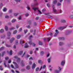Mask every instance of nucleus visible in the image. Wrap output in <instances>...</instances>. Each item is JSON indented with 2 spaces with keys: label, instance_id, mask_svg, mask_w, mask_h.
<instances>
[{
  "label": "nucleus",
  "instance_id": "nucleus-63",
  "mask_svg": "<svg viewBox=\"0 0 73 73\" xmlns=\"http://www.w3.org/2000/svg\"><path fill=\"white\" fill-rule=\"evenodd\" d=\"M27 9H28V10H30V8L29 6L27 7Z\"/></svg>",
  "mask_w": 73,
  "mask_h": 73
},
{
  "label": "nucleus",
  "instance_id": "nucleus-43",
  "mask_svg": "<svg viewBox=\"0 0 73 73\" xmlns=\"http://www.w3.org/2000/svg\"><path fill=\"white\" fill-rule=\"evenodd\" d=\"M17 33V30H15L13 32V34H16Z\"/></svg>",
  "mask_w": 73,
  "mask_h": 73
},
{
  "label": "nucleus",
  "instance_id": "nucleus-61",
  "mask_svg": "<svg viewBox=\"0 0 73 73\" xmlns=\"http://www.w3.org/2000/svg\"><path fill=\"white\" fill-rule=\"evenodd\" d=\"M41 60H38V63H40V62H41Z\"/></svg>",
  "mask_w": 73,
  "mask_h": 73
},
{
  "label": "nucleus",
  "instance_id": "nucleus-7",
  "mask_svg": "<svg viewBox=\"0 0 73 73\" xmlns=\"http://www.w3.org/2000/svg\"><path fill=\"white\" fill-rule=\"evenodd\" d=\"M15 38L13 37L12 38L11 40H10V42L11 43H12V42H13V41L15 40Z\"/></svg>",
  "mask_w": 73,
  "mask_h": 73
},
{
  "label": "nucleus",
  "instance_id": "nucleus-44",
  "mask_svg": "<svg viewBox=\"0 0 73 73\" xmlns=\"http://www.w3.org/2000/svg\"><path fill=\"white\" fill-rule=\"evenodd\" d=\"M21 65L22 66H24V65H25V64H24L23 63H22L21 64Z\"/></svg>",
  "mask_w": 73,
  "mask_h": 73
},
{
  "label": "nucleus",
  "instance_id": "nucleus-4",
  "mask_svg": "<svg viewBox=\"0 0 73 73\" xmlns=\"http://www.w3.org/2000/svg\"><path fill=\"white\" fill-rule=\"evenodd\" d=\"M13 64H15V67L16 68H19V65L17 64V63L16 62H13Z\"/></svg>",
  "mask_w": 73,
  "mask_h": 73
},
{
  "label": "nucleus",
  "instance_id": "nucleus-13",
  "mask_svg": "<svg viewBox=\"0 0 73 73\" xmlns=\"http://www.w3.org/2000/svg\"><path fill=\"white\" fill-rule=\"evenodd\" d=\"M65 60H63V61H62L61 62V64L63 66H64V64H65Z\"/></svg>",
  "mask_w": 73,
  "mask_h": 73
},
{
  "label": "nucleus",
  "instance_id": "nucleus-9",
  "mask_svg": "<svg viewBox=\"0 0 73 73\" xmlns=\"http://www.w3.org/2000/svg\"><path fill=\"white\" fill-rule=\"evenodd\" d=\"M33 9L34 10V11L35 12L38 9V7H33Z\"/></svg>",
  "mask_w": 73,
  "mask_h": 73
},
{
  "label": "nucleus",
  "instance_id": "nucleus-29",
  "mask_svg": "<svg viewBox=\"0 0 73 73\" xmlns=\"http://www.w3.org/2000/svg\"><path fill=\"white\" fill-rule=\"evenodd\" d=\"M19 15V13H14V15L15 16H17Z\"/></svg>",
  "mask_w": 73,
  "mask_h": 73
},
{
  "label": "nucleus",
  "instance_id": "nucleus-47",
  "mask_svg": "<svg viewBox=\"0 0 73 73\" xmlns=\"http://www.w3.org/2000/svg\"><path fill=\"white\" fill-rule=\"evenodd\" d=\"M44 52L43 51H42L40 52V54L41 55H42L43 54H44Z\"/></svg>",
  "mask_w": 73,
  "mask_h": 73
},
{
  "label": "nucleus",
  "instance_id": "nucleus-25",
  "mask_svg": "<svg viewBox=\"0 0 73 73\" xmlns=\"http://www.w3.org/2000/svg\"><path fill=\"white\" fill-rule=\"evenodd\" d=\"M63 44H64V43L63 42H60L59 43V45H60V46L62 45H63Z\"/></svg>",
  "mask_w": 73,
  "mask_h": 73
},
{
  "label": "nucleus",
  "instance_id": "nucleus-64",
  "mask_svg": "<svg viewBox=\"0 0 73 73\" xmlns=\"http://www.w3.org/2000/svg\"><path fill=\"white\" fill-rule=\"evenodd\" d=\"M2 15H3V13H1L0 14V16H2Z\"/></svg>",
  "mask_w": 73,
  "mask_h": 73
},
{
  "label": "nucleus",
  "instance_id": "nucleus-30",
  "mask_svg": "<svg viewBox=\"0 0 73 73\" xmlns=\"http://www.w3.org/2000/svg\"><path fill=\"white\" fill-rule=\"evenodd\" d=\"M5 29L6 31H8V27L6 26H5Z\"/></svg>",
  "mask_w": 73,
  "mask_h": 73
},
{
  "label": "nucleus",
  "instance_id": "nucleus-2",
  "mask_svg": "<svg viewBox=\"0 0 73 73\" xmlns=\"http://www.w3.org/2000/svg\"><path fill=\"white\" fill-rule=\"evenodd\" d=\"M59 69V71H58V70H55V72L56 73H59V72H60V71L61 70V67H59V68H58Z\"/></svg>",
  "mask_w": 73,
  "mask_h": 73
},
{
  "label": "nucleus",
  "instance_id": "nucleus-1",
  "mask_svg": "<svg viewBox=\"0 0 73 73\" xmlns=\"http://www.w3.org/2000/svg\"><path fill=\"white\" fill-rule=\"evenodd\" d=\"M32 40L31 39V40H30V41L29 42V43L30 45H33L34 46L36 45V44H35V43H32Z\"/></svg>",
  "mask_w": 73,
  "mask_h": 73
},
{
  "label": "nucleus",
  "instance_id": "nucleus-24",
  "mask_svg": "<svg viewBox=\"0 0 73 73\" xmlns=\"http://www.w3.org/2000/svg\"><path fill=\"white\" fill-rule=\"evenodd\" d=\"M12 13V10L10 9L9 11V13Z\"/></svg>",
  "mask_w": 73,
  "mask_h": 73
},
{
  "label": "nucleus",
  "instance_id": "nucleus-39",
  "mask_svg": "<svg viewBox=\"0 0 73 73\" xmlns=\"http://www.w3.org/2000/svg\"><path fill=\"white\" fill-rule=\"evenodd\" d=\"M0 69L1 70H3V68H2V66H0Z\"/></svg>",
  "mask_w": 73,
  "mask_h": 73
},
{
  "label": "nucleus",
  "instance_id": "nucleus-35",
  "mask_svg": "<svg viewBox=\"0 0 73 73\" xmlns=\"http://www.w3.org/2000/svg\"><path fill=\"white\" fill-rule=\"evenodd\" d=\"M15 29V27H12V28H11L10 29L11 31H12V30H13V29Z\"/></svg>",
  "mask_w": 73,
  "mask_h": 73
},
{
  "label": "nucleus",
  "instance_id": "nucleus-16",
  "mask_svg": "<svg viewBox=\"0 0 73 73\" xmlns=\"http://www.w3.org/2000/svg\"><path fill=\"white\" fill-rule=\"evenodd\" d=\"M57 2V1L56 0H54L53 2V4H56Z\"/></svg>",
  "mask_w": 73,
  "mask_h": 73
},
{
  "label": "nucleus",
  "instance_id": "nucleus-36",
  "mask_svg": "<svg viewBox=\"0 0 73 73\" xmlns=\"http://www.w3.org/2000/svg\"><path fill=\"white\" fill-rule=\"evenodd\" d=\"M70 19H73V15H70Z\"/></svg>",
  "mask_w": 73,
  "mask_h": 73
},
{
  "label": "nucleus",
  "instance_id": "nucleus-51",
  "mask_svg": "<svg viewBox=\"0 0 73 73\" xmlns=\"http://www.w3.org/2000/svg\"><path fill=\"white\" fill-rule=\"evenodd\" d=\"M38 69H39V68H37L36 69V72H37V71H38Z\"/></svg>",
  "mask_w": 73,
  "mask_h": 73
},
{
  "label": "nucleus",
  "instance_id": "nucleus-54",
  "mask_svg": "<svg viewBox=\"0 0 73 73\" xmlns=\"http://www.w3.org/2000/svg\"><path fill=\"white\" fill-rule=\"evenodd\" d=\"M38 11L39 13L40 14H42V13H41V11H40V10H38Z\"/></svg>",
  "mask_w": 73,
  "mask_h": 73
},
{
  "label": "nucleus",
  "instance_id": "nucleus-28",
  "mask_svg": "<svg viewBox=\"0 0 73 73\" xmlns=\"http://www.w3.org/2000/svg\"><path fill=\"white\" fill-rule=\"evenodd\" d=\"M32 37H33L32 35H31V36H30L29 38V40H31V39L32 38Z\"/></svg>",
  "mask_w": 73,
  "mask_h": 73
},
{
  "label": "nucleus",
  "instance_id": "nucleus-45",
  "mask_svg": "<svg viewBox=\"0 0 73 73\" xmlns=\"http://www.w3.org/2000/svg\"><path fill=\"white\" fill-rule=\"evenodd\" d=\"M5 18H6V19H8L9 18V16L7 15H6L5 16Z\"/></svg>",
  "mask_w": 73,
  "mask_h": 73
},
{
  "label": "nucleus",
  "instance_id": "nucleus-57",
  "mask_svg": "<svg viewBox=\"0 0 73 73\" xmlns=\"http://www.w3.org/2000/svg\"><path fill=\"white\" fill-rule=\"evenodd\" d=\"M19 20H21V16H19Z\"/></svg>",
  "mask_w": 73,
  "mask_h": 73
},
{
  "label": "nucleus",
  "instance_id": "nucleus-22",
  "mask_svg": "<svg viewBox=\"0 0 73 73\" xmlns=\"http://www.w3.org/2000/svg\"><path fill=\"white\" fill-rule=\"evenodd\" d=\"M20 59L19 58H18L17 59V62L18 63H19L20 62Z\"/></svg>",
  "mask_w": 73,
  "mask_h": 73
},
{
  "label": "nucleus",
  "instance_id": "nucleus-56",
  "mask_svg": "<svg viewBox=\"0 0 73 73\" xmlns=\"http://www.w3.org/2000/svg\"><path fill=\"white\" fill-rule=\"evenodd\" d=\"M27 31H27V30H25L24 31V33H27Z\"/></svg>",
  "mask_w": 73,
  "mask_h": 73
},
{
  "label": "nucleus",
  "instance_id": "nucleus-10",
  "mask_svg": "<svg viewBox=\"0 0 73 73\" xmlns=\"http://www.w3.org/2000/svg\"><path fill=\"white\" fill-rule=\"evenodd\" d=\"M51 58H52V57L51 56L48 59L47 61L48 63H50V59Z\"/></svg>",
  "mask_w": 73,
  "mask_h": 73
},
{
  "label": "nucleus",
  "instance_id": "nucleus-6",
  "mask_svg": "<svg viewBox=\"0 0 73 73\" xmlns=\"http://www.w3.org/2000/svg\"><path fill=\"white\" fill-rule=\"evenodd\" d=\"M66 26H64L63 27H59V29H60V30H62L64 29H65V28H66Z\"/></svg>",
  "mask_w": 73,
  "mask_h": 73
},
{
  "label": "nucleus",
  "instance_id": "nucleus-50",
  "mask_svg": "<svg viewBox=\"0 0 73 73\" xmlns=\"http://www.w3.org/2000/svg\"><path fill=\"white\" fill-rule=\"evenodd\" d=\"M30 54H32L33 53V51L32 50H31L30 53Z\"/></svg>",
  "mask_w": 73,
  "mask_h": 73
},
{
  "label": "nucleus",
  "instance_id": "nucleus-21",
  "mask_svg": "<svg viewBox=\"0 0 73 73\" xmlns=\"http://www.w3.org/2000/svg\"><path fill=\"white\" fill-rule=\"evenodd\" d=\"M38 43L40 45H42V42L40 41H39Z\"/></svg>",
  "mask_w": 73,
  "mask_h": 73
},
{
  "label": "nucleus",
  "instance_id": "nucleus-58",
  "mask_svg": "<svg viewBox=\"0 0 73 73\" xmlns=\"http://www.w3.org/2000/svg\"><path fill=\"white\" fill-rule=\"evenodd\" d=\"M11 60H10L8 61V63H9V64L11 63Z\"/></svg>",
  "mask_w": 73,
  "mask_h": 73
},
{
  "label": "nucleus",
  "instance_id": "nucleus-33",
  "mask_svg": "<svg viewBox=\"0 0 73 73\" xmlns=\"http://www.w3.org/2000/svg\"><path fill=\"white\" fill-rule=\"evenodd\" d=\"M21 37V35H18L17 36V38H20Z\"/></svg>",
  "mask_w": 73,
  "mask_h": 73
},
{
  "label": "nucleus",
  "instance_id": "nucleus-18",
  "mask_svg": "<svg viewBox=\"0 0 73 73\" xmlns=\"http://www.w3.org/2000/svg\"><path fill=\"white\" fill-rule=\"evenodd\" d=\"M59 40H64V39H64V37H61L59 38Z\"/></svg>",
  "mask_w": 73,
  "mask_h": 73
},
{
  "label": "nucleus",
  "instance_id": "nucleus-27",
  "mask_svg": "<svg viewBox=\"0 0 73 73\" xmlns=\"http://www.w3.org/2000/svg\"><path fill=\"white\" fill-rule=\"evenodd\" d=\"M3 11L4 12H6L7 11V8H4L3 9Z\"/></svg>",
  "mask_w": 73,
  "mask_h": 73
},
{
  "label": "nucleus",
  "instance_id": "nucleus-31",
  "mask_svg": "<svg viewBox=\"0 0 73 73\" xmlns=\"http://www.w3.org/2000/svg\"><path fill=\"white\" fill-rule=\"evenodd\" d=\"M6 62H7V61H4V65H5V67H7V65H6Z\"/></svg>",
  "mask_w": 73,
  "mask_h": 73
},
{
  "label": "nucleus",
  "instance_id": "nucleus-42",
  "mask_svg": "<svg viewBox=\"0 0 73 73\" xmlns=\"http://www.w3.org/2000/svg\"><path fill=\"white\" fill-rule=\"evenodd\" d=\"M15 21H16V19H13L12 21V23H14V22H15Z\"/></svg>",
  "mask_w": 73,
  "mask_h": 73
},
{
  "label": "nucleus",
  "instance_id": "nucleus-48",
  "mask_svg": "<svg viewBox=\"0 0 73 73\" xmlns=\"http://www.w3.org/2000/svg\"><path fill=\"white\" fill-rule=\"evenodd\" d=\"M25 16L26 17H27V16H29V14H28V13H27L25 14Z\"/></svg>",
  "mask_w": 73,
  "mask_h": 73
},
{
  "label": "nucleus",
  "instance_id": "nucleus-34",
  "mask_svg": "<svg viewBox=\"0 0 73 73\" xmlns=\"http://www.w3.org/2000/svg\"><path fill=\"white\" fill-rule=\"evenodd\" d=\"M48 18H49L50 19H53V17L52 16H48Z\"/></svg>",
  "mask_w": 73,
  "mask_h": 73
},
{
  "label": "nucleus",
  "instance_id": "nucleus-23",
  "mask_svg": "<svg viewBox=\"0 0 73 73\" xmlns=\"http://www.w3.org/2000/svg\"><path fill=\"white\" fill-rule=\"evenodd\" d=\"M8 53H9L10 55H11L12 54V51L11 50L10 52H8Z\"/></svg>",
  "mask_w": 73,
  "mask_h": 73
},
{
  "label": "nucleus",
  "instance_id": "nucleus-52",
  "mask_svg": "<svg viewBox=\"0 0 73 73\" xmlns=\"http://www.w3.org/2000/svg\"><path fill=\"white\" fill-rule=\"evenodd\" d=\"M16 2H20L21 0H15Z\"/></svg>",
  "mask_w": 73,
  "mask_h": 73
},
{
  "label": "nucleus",
  "instance_id": "nucleus-41",
  "mask_svg": "<svg viewBox=\"0 0 73 73\" xmlns=\"http://www.w3.org/2000/svg\"><path fill=\"white\" fill-rule=\"evenodd\" d=\"M50 39H51V38H47V40L48 41H49L50 40Z\"/></svg>",
  "mask_w": 73,
  "mask_h": 73
},
{
  "label": "nucleus",
  "instance_id": "nucleus-19",
  "mask_svg": "<svg viewBox=\"0 0 73 73\" xmlns=\"http://www.w3.org/2000/svg\"><path fill=\"white\" fill-rule=\"evenodd\" d=\"M35 65H36V64H35L34 63L33 65V66H32V68L34 69V68H35Z\"/></svg>",
  "mask_w": 73,
  "mask_h": 73
},
{
  "label": "nucleus",
  "instance_id": "nucleus-62",
  "mask_svg": "<svg viewBox=\"0 0 73 73\" xmlns=\"http://www.w3.org/2000/svg\"><path fill=\"white\" fill-rule=\"evenodd\" d=\"M36 32V30H34V31H33V32H34L33 34L34 35H35V32Z\"/></svg>",
  "mask_w": 73,
  "mask_h": 73
},
{
  "label": "nucleus",
  "instance_id": "nucleus-37",
  "mask_svg": "<svg viewBox=\"0 0 73 73\" xmlns=\"http://www.w3.org/2000/svg\"><path fill=\"white\" fill-rule=\"evenodd\" d=\"M3 49H4V47H2L0 48V50H3Z\"/></svg>",
  "mask_w": 73,
  "mask_h": 73
},
{
  "label": "nucleus",
  "instance_id": "nucleus-32",
  "mask_svg": "<svg viewBox=\"0 0 73 73\" xmlns=\"http://www.w3.org/2000/svg\"><path fill=\"white\" fill-rule=\"evenodd\" d=\"M4 29H2L0 31L1 33H3V32H4Z\"/></svg>",
  "mask_w": 73,
  "mask_h": 73
},
{
  "label": "nucleus",
  "instance_id": "nucleus-59",
  "mask_svg": "<svg viewBox=\"0 0 73 73\" xmlns=\"http://www.w3.org/2000/svg\"><path fill=\"white\" fill-rule=\"evenodd\" d=\"M25 70V69H21V71H22V72H23V71H24Z\"/></svg>",
  "mask_w": 73,
  "mask_h": 73
},
{
  "label": "nucleus",
  "instance_id": "nucleus-15",
  "mask_svg": "<svg viewBox=\"0 0 73 73\" xmlns=\"http://www.w3.org/2000/svg\"><path fill=\"white\" fill-rule=\"evenodd\" d=\"M20 43L21 44V45H22L23 44H24V41H23L22 40H21L20 41Z\"/></svg>",
  "mask_w": 73,
  "mask_h": 73
},
{
  "label": "nucleus",
  "instance_id": "nucleus-14",
  "mask_svg": "<svg viewBox=\"0 0 73 73\" xmlns=\"http://www.w3.org/2000/svg\"><path fill=\"white\" fill-rule=\"evenodd\" d=\"M26 68L27 69L29 70V69H30V68H31V67L29 65H27V66Z\"/></svg>",
  "mask_w": 73,
  "mask_h": 73
},
{
  "label": "nucleus",
  "instance_id": "nucleus-46",
  "mask_svg": "<svg viewBox=\"0 0 73 73\" xmlns=\"http://www.w3.org/2000/svg\"><path fill=\"white\" fill-rule=\"evenodd\" d=\"M49 14H50V13H45L44 14V15H49Z\"/></svg>",
  "mask_w": 73,
  "mask_h": 73
},
{
  "label": "nucleus",
  "instance_id": "nucleus-49",
  "mask_svg": "<svg viewBox=\"0 0 73 73\" xmlns=\"http://www.w3.org/2000/svg\"><path fill=\"white\" fill-rule=\"evenodd\" d=\"M61 5V4L60 3H58L57 4L58 6H60V5Z\"/></svg>",
  "mask_w": 73,
  "mask_h": 73
},
{
  "label": "nucleus",
  "instance_id": "nucleus-3",
  "mask_svg": "<svg viewBox=\"0 0 73 73\" xmlns=\"http://www.w3.org/2000/svg\"><path fill=\"white\" fill-rule=\"evenodd\" d=\"M55 32H56V33L54 35V37H56V36H57V35L58 34V33H59V32H58V30H56L55 31Z\"/></svg>",
  "mask_w": 73,
  "mask_h": 73
},
{
  "label": "nucleus",
  "instance_id": "nucleus-17",
  "mask_svg": "<svg viewBox=\"0 0 73 73\" xmlns=\"http://www.w3.org/2000/svg\"><path fill=\"white\" fill-rule=\"evenodd\" d=\"M61 23H66V21L64 19H62L61 21Z\"/></svg>",
  "mask_w": 73,
  "mask_h": 73
},
{
  "label": "nucleus",
  "instance_id": "nucleus-40",
  "mask_svg": "<svg viewBox=\"0 0 73 73\" xmlns=\"http://www.w3.org/2000/svg\"><path fill=\"white\" fill-rule=\"evenodd\" d=\"M47 5L48 7H50V4L49 3L47 4Z\"/></svg>",
  "mask_w": 73,
  "mask_h": 73
},
{
  "label": "nucleus",
  "instance_id": "nucleus-20",
  "mask_svg": "<svg viewBox=\"0 0 73 73\" xmlns=\"http://www.w3.org/2000/svg\"><path fill=\"white\" fill-rule=\"evenodd\" d=\"M11 35V33L10 32H8L7 34V36H10Z\"/></svg>",
  "mask_w": 73,
  "mask_h": 73
},
{
  "label": "nucleus",
  "instance_id": "nucleus-8",
  "mask_svg": "<svg viewBox=\"0 0 73 73\" xmlns=\"http://www.w3.org/2000/svg\"><path fill=\"white\" fill-rule=\"evenodd\" d=\"M52 7L53 8V12L54 13H56V12H57V10L54 9V6L53 5Z\"/></svg>",
  "mask_w": 73,
  "mask_h": 73
},
{
  "label": "nucleus",
  "instance_id": "nucleus-60",
  "mask_svg": "<svg viewBox=\"0 0 73 73\" xmlns=\"http://www.w3.org/2000/svg\"><path fill=\"white\" fill-rule=\"evenodd\" d=\"M11 67L12 68H14V66H13V65L12 64L11 65Z\"/></svg>",
  "mask_w": 73,
  "mask_h": 73
},
{
  "label": "nucleus",
  "instance_id": "nucleus-5",
  "mask_svg": "<svg viewBox=\"0 0 73 73\" xmlns=\"http://www.w3.org/2000/svg\"><path fill=\"white\" fill-rule=\"evenodd\" d=\"M72 32V31L71 30H67L66 31V35H69V34H70V33Z\"/></svg>",
  "mask_w": 73,
  "mask_h": 73
},
{
  "label": "nucleus",
  "instance_id": "nucleus-55",
  "mask_svg": "<svg viewBox=\"0 0 73 73\" xmlns=\"http://www.w3.org/2000/svg\"><path fill=\"white\" fill-rule=\"evenodd\" d=\"M18 42H19V41H18V40H16L15 41L16 44H18Z\"/></svg>",
  "mask_w": 73,
  "mask_h": 73
},
{
  "label": "nucleus",
  "instance_id": "nucleus-38",
  "mask_svg": "<svg viewBox=\"0 0 73 73\" xmlns=\"http://www.w3.org/2000/svg\"><path fill=\"white\" fill-rule=\"evenodd\" d=\"M5 52H3L2 53V55H1V56L2 57H3V56H4V54H5Z\"/></svg>",
  "mask_w": 73,
  "mask_h": 73
},
{
  "label": "nucleus",
  "instance_id": "nucleus-11",
  "mask_svg": "<svg viewBox=\"0 0 73 73\" xmlns=\"http://www.w3.org/2000/svg\"><path fill=\"white\" fill-rule=\"evenodd\" d=\"M28 47H29V46H28V44H27V43H26L25 44L24 48H28Z\"/></svg>",
  "mask_w": 73,
  "mask_h": 73
},
{
  "label": "nucleus",
  "instance_id": "nucleus-53",
  "mask_svg": "<svg viewBox=\"0 0 73 73\" xmlns=\"http://www.w3.org/2000/svg\"><path fill=\"white\" fill-rule=\"evenodd\" d=\"M6 45L7 47H11L10 45H8V44H6Z\"/></svg>",
  "mask_w": 73,
  "mask_h": 73
},
{
  "label": "nucleus",
  "instance_id": "nucleus-26",
  "mask_svg": "<svg viewBox=\"0 0 73 73\" xmlns=\"http://www.w3.org/2000/svg\"><path fill=\"white\" fill-rule=\"evenodd\" d=\"M23 51H20L19 53L18 54H21L22 53H23Z\"/></svg>",
  "mask_w": 73,
  "mask_h": 73
},
{
  "label": "nucleus",
  "instance_id": "nucleus-12",
  "mask_svg": "<svg viewBox=\"0 0 73 73\" xmlns=\"http://www.w3.org/2000/svg\"><path fill=\"white\" fill-rule=\"evenodd\" d=\"M38 3H37V2H36L35 3V4L34 5H31V6L32 7H35V5H38Z\"/></svg>",
  "mask_w": 73,
  "mask_h": 73
}]
</instances>
